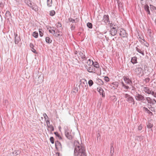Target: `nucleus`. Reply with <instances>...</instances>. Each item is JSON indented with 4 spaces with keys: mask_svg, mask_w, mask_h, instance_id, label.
Returning a JSON list of instances; mask_svg holds the SVG:
<instances>
[{
    "mask_svg": "<svg viewBox=\"0 0 156 156\" xmlns=\"http://www.w3.org/2000/svg\"><path fill=\"white\" fill-rule=\"evenodd\" d=\"M150 107H148L149 109L151 110V111L152 112H155V108L154 107H152L151 106V105L150 106Z\"/></svg>",
    "mask_w": 156,
    "mask_h": 156,
    "instance_id": "nucleus-37",
    "label": "nucleus"
},
{
    "mask_svg": "<svg viewBox=\"0 0 156 156\" xmlns=\"http://www.w3.org/2000/svg\"><path fill=\"white\" fill-rule=\"evenodd\" d=\"M15 43L16 44H17L21 40L20 37L18 36L17 34H15Z\"/></svg>",
    "mask_w": 156,
    "mask_h": 156,
    "instance_id": "nucleus-9",
    "label": "nucleus"
},
{
    "mask_svg": "<svg viewBox=\"0 0 156 156\" xmlns=\"http://www.w3.org/2000/svg\"><path fill=\"white\" fill-rule=\"evenodd\" d=\"M33 36L35 38H37L38 36V33L36 32H34L33 33Z\"/></svg>",
    "mask_w": 156,
    "mask_h": 156,
    "instance_id": "nucleus-32",
    "label": "nucleus"
},
{
    "mask_svg": "<svg viewBox=\"0 0 156 156\" xmlns=\"http://www.w3.org/2000/svg\"><path fill=\"white\" fill-rule=\"evenodd\" d=\"M136 50L138 52L141 54L143 56H144V50H143L142 48L141 49H140V48H138L137 47H136Z\"/></svg>",
    "mask_w": 156,
    "mask_h": 156,
    "instance_id": "nucleus-20",
    "label": "nucleus"
},
{
    "mask_svg": "<svg viewBox=\"0 0 156 156\" xmlns=\"http://www.w3.org/2000/svg\"><path fill=\"white\" fill-rule=\"evenodd\" d=\"M55 12L54 10H51L50 12V15L51 16H53L55 15Z\"/></svg>",
    "mask_w": 156,
    "mask_h": 156,
    "instance_id": "nucleus-38",
    "label": "nucleus"
},
{
    "mask_svg": "<svg viewBox=\"0 0 156 156\" xmlns=\"http://www.w3.org/2000/svg\"><path fill=\"white\" fill-rule=\"evenodd\" d=\"M55 147L56 149L57 150H61L62 149V146L61 143L58 141L55 142Z\"/></svg>",
    "mask_w": 156,
    "mask_h": 156,
    "instance_id": "nucleus-6",
    "label": "nucleus"
},
{
    "mask_svg": "<svg viewBox=\"0 0 156 156\" xmlns=\"http://www.w3.org/2000/svg\"><path fill=\"white\" fill-rule=\"evenodd\" d=\"M87 70L90 73H95V69L94 66H91L88 67L87 68Z\"/></svg>",
    "mask_w": 156,
    "mask_h": 156,
    "instance_id": "nucleus-12",
    "label": "nucleus"
},
{
    "mask_svg": "<svg viewBox=\"0 0 156 156\" xmlns=\"http://www.w3.org/2000/svg\"><path fill=\"white\" fill-rule=\"evenodd\" d=\"M30 48L32 52L35 54L37 53V52L36 51V50L34 48V46L32 43H30Z\"/></svg>",
    "mask_w": 156,
    "mask_h": 156,
    "instance_id": "nucleus-19",
    "label": "nucleus"
},
{
    "mask_svg": "<svg viewBox=\"0 0 156 156\" xmlns=\"http://www.w3.org/2000/svg\"><path fill=\"white\" fill-rule=\"evenodd\" d=\"M43 115L45 120H46V119H48V118L46 113H44Z\"/></svg>",
    "mask_w": 156,
    "mask_h": 156,
    "instance_id": "nucleus-45",
    "label": "nucleus"
},
{
    "mask_svg": "<svg viewBox=\"0 0 156 156\" xmlns=\"http://www.w3.org/2000/svg\"><path fill=\"white\" fill-rule=\"evenodd\" d=\"M92 64H93L92 65H93V66L94 68L95 67L96 68H97L99 67V65L97 62H95V63L93 62Z\"/></svg>",
    "mask_w": 156,
    "mask_h": 156,
    "instance_id": "nucleus-28",
    "label": "nucleus"
},
{
    "mask_svg": "<svg viewBox=\"0 0 156 156\" xmlns=\"http://www.w3.org/2000/svg\"><path fill=\"white\" fill-rule=\"evenodd\" d=\"M120 36L122 37H125L126 36V33L125 30H122L120 31V32L119 34Z\"/></svg>",
    "mask_w": 156,
    "mask_h": 156,
    "instance_id": "nucleus-13",
    "label": "nucleus"
},
{
    "mask_svg": "<svg viewBox=\"0 0 156 156\" xmlns=\"http://www.w3.org/2000/svg\"><path fill=\"white\" fill-rule=\"evenodd\" d=\"M54 133L55 135L56 136H57L58 137L59 139H61V137L60 135L58 134V133L57 132H55Z\"/></svg>",
    "mask_w": 156,
    "mask_h": 156,
    "instance_id": "nucleus-41",
    "label": "nucleus"
},
{
    "mask_svg": "<svg viewBox=\"0 0 156 156\" xmlns=\"http://www.w3.org/2000/svg\"><path fill=\"white\" fill-rule=\"evenodd\" d=\"M80 82H81L80 85H81L82 87L83 88H84V87H85L86 85H87V83L86 80H83V81L81 80Z\"/></svg>",
    "mask_w": 156,
    "mask_h": 156,
    "instance_id": "nucleus-18",
    "label": "nucleus"
},
{
    "mask_svg": "<svg viewBox=\"0 0 156 156\" xmlns=\"http://www.w3.org/2000/svg\"><path fill=\"white\" fill-rule=\"evenodd\" d=\"M143 109L144 111L147 112V113L150 114L151 115H153L152 112L150 111L149 110H148L147 108L144 107L143 108Z\"/></svg>",
    "mask_w": 156,
    "mask_h": 156,
    "instance_id": "nucleus-23",
    "label": "nucleus"
},
{
    "mask_svg": "<svg viewBox=\"0 0 156 156\" xmlns=\"http://www.w3.org/2000/svg\"><path fill=\"white\" fill-rule=\"evenodd\" d=\"M42 30L41 29H39V35L40 37H42L43 36V33L42 32Z\"/></svg>",
    "mask_w": 156,
    "mask_h": 156,
    "instance_id": "nucleus-39",
    "label": "nucleus"
},
{
    "mask_svg": "<svg viewBox=\"0 0 156 156\" xmlns=\"http://www.w3.org/2000/svg\"><path fill=\"white\" fill-rule=\"evenodd\" d=\"M13 154H14V156H16L18 154L17 153V152L16 151H14L13 152Z\"/></svg>",
    "mask_w": 156,
    "mask_h": 156,
    "instance_id": "nucleus-53",
    "label": "nucleus"
},
{
    "mask_svg": "<svg viewBox=\"0 0 156 156\" xmlns=\"http://www.w3.org/2000/svg\"><path fill=\"white\" fill-rule=\"evenodd\" d=\"M45 41L46 42L48 43H50L52 42L51 39L48 37H46Z\"/></svg>",
    "mask_w": 156,
    "mask_h": 156,
    "instance_id": "nucleus-27",
    "label": "nucleus"
},
{
    "mask_svg": "<svg viewBox=\"0 0 156 156\" xmlns=\"http://www.w3.org/2000/svg\"><path fill=\"white\" fill-rule=\"evenodd\" d=\"M93 62L92 60H91V59H89L87 60V62L86 61V62L87 63V64L89 65L90 66H92L93 64Z\"/></svg>",
    "mask_w": 156,
    "mask_h": 156,
    "instance_id": "nucleus-25",
    "label": "nucleus"
},
{
    "mask_svg": "<svg viewBox=\"0 0 156 156\" xmlns=\"http://www.w3.org/2000/svg\"><path fill=\"white\" fill-rule=\"evenodd\" d=\"M11 18V13L10 12L8 11H6L5 13V18L9 20Z\"/></svg>",
    "mask_w": 156,
    "mask_h": 156,
    "instance_id": "nucleus-21",
    "label": "nucleus"
},
{
    "mask_svg": "<svg viewBox=\"0 0 156 156\" xmlns=\"http://www.w3.org/2000/svg\"><path fill=\"white\" fill-rule=\"evenodd\" d=\"M112 84L114 85V87H117L119 86V83L117 82L113 83Z\"/></svg>",
    "mask_w": 156,
    "mask_h": 156,
    "instance_id": "nucleus-36",
    "label": "nucleus"
},
{
    "mask_svg": "<svg viewBox=\"0 0 156 156\" xmlns=\"http://www.w3.org/2000/svg\"><path fill=\"white\" fill-rule=\"evenodd\" d=\"M130 96V95L128 94H124V97L127 99Z\"/></svg>",
    "mask_w": 156,
    "mask_h": 156,
    "instance_id": "nucleus-47",
    "label": "nucleus"
},
{
    "mask_svg": "<svg viewBox=\"0 0 156 156\" xmlns=\"http://www.w3.org/2000/svg\"><path fill=\"white\" fill-rule=\"evenodd\" d=\"M146 81L147 82H149V79L148 78L146 79Z\"/></svg>",
    "mask_w": 156,
    "mask_h": 156,
    "instance_id": "nucleus-56",
    "label": "nucleus"
},
{
    "mask_svg": "<svg viewBox=\"0 0 156 156\" xmlns=\"http://www.w3.org/2000/svg\"><path fill=\"white\" fill-rule=\"evenodd\" d=\"M57 153L58 154V155H59V153Z\"/></svg>",
    "mask_w": 156,
    "mask_h": 156,
    "instance_id": "nucleus-62",
    "label": "nucleus"
},
{
    "mask_svg": "<svg viewBox=\"0 0 156 156\" xmlns=\"http://www.w3.org/2000/svg\"><path fill=\"white\" fill-rule=\"evenodd\" d=\"M75 90H76V92H77V91L78 90V89L77 88H76Z\"/></svg>",
    "mask_w": 156,
    "mask_h": 156,
    "instance_id": "nucleus-57",
    "label": "nucleus"
},
{
    "mask_svg": "<svg viewBox=\"0 0 156 156\" xmlns=\"http://www.w3.org/2000/svg\"><path fill=\"white\" fill-rule=\"evenodd\" d=\"M153 100H154V101H156V100H155V99H153Z\"/></svg>",
    "mask_w": 156,
    "mask_h": 156,
    "instance_id": "nucleus-61",
    "label": "nucleus"
},
{
    "mask_svg": "<svg viewBox=\"0 0 156 156\" xmlns=\"http://www.w3.org/2000/svg\"><path fill=\"white\" fill-rule=\"evenodd\" d=\"M54 27H48L47 28L48 29V30L49 32L53 34H55L56 33L55 32V30L54 29Z\"/></svg>",
    "mask_w": 156,
    "mask_h": 156,
    "instance_id": "nucleus-15",
    "label": "nucleus"
},
{
    "mask_svg": "<svg viewBox=\"0 0 156 156\" xmlns=\"http://www.w3.org/2000/svg\"><path fill=\"white\" fill-rule=\"evenodd\" d=\"M74 92H75V93H76V92L75 91H74Z\"/></svg>",
    "mask_w": 156,
    "mask_h": 156,
    "instance_id": "nucleus-63",
    "label": "nucleus"
},
{
    "mask_svg": "<svg viewBox=\"0 0 156 156\" xmlns=\"http://www.w3.org/2000/svg\"><path fill=\"white\" fill-rule=\"evenodd\" d=\"M104 79L107 82H108L109 80V78L107 76H105Z\"/></svg>",
    "mask_w": 156,
    "mask_h": 156,
    "instance_id": "nucleus-44",
    "label": "nucleus"
},
{
    "mask_svg": "<svg viewBox=\"0 0 156 156\" xmlns=\"http://www.w3.org/2000/svg\"><path fill=\"white\" fill-rule=\"evenodd\" d=\"M145 10L148 14H150V12L149 9V7L148 6H146L145 8Z\"/></svg>",
    "mask_w": 156,
    "mask_h": 156,
    "instance_id": "nucleus-30",
    "label": "nucleus"
},
{
    "mask_svg": "<svg viewBox=\"0 0 156 156\" xmlns=\"http://www.w3.org/2000/svg\"><path fill=\"white\" fill-rule=\"evenodd\" d=\"M113 142H112V143H111V146L112 145H113Z\"/></svg>",
    "mask_w": 156,
    "mask_h": 156,
    "instance_id": "nucleus-60",
    "label": "nucleus"
},
{
    "mask_svg": "<svg viewBox=\"0 0 156 156\" xmlns=\"http://www.w3.org/2000/svg\"><path fill=\"white\" fill-rule=\"evenodd\" d=\"M71 29L72 30H74V29L75 28V26L73 24H71Z\"/></svg>",
    "mask_w": 156,
    "mask_h": 156,
    "instance_id": "nucleus-49",
    "label": "nucleus"
},
{
    "mask_svg": "<svg viewBox=\"0 0 156 156\" xmlns=\"http://www.w3.org/2000/svg\"><path fill=\"white\" fill-rule=\"evenodd\" d=\"M155 103H156V101H155Z\"/></svg>",
    "mask_w": 156,
    "mask_h": 156,
    "instance_id": "nucleus-64",
    "label": "nucleus"
},
{
    "mask_svg": "<svg viewBox=\"0 0 156 156\" xmlns=\"http://www.w3.org/2000/svg\"><path fill=\"white\" fill-rule=\"evenodd\" d=\"M50 142L52 144H53L54 143V139L53 137H51L50 138Z\"/></svg>",
    "mask_w": 156,
    "mask_h": 156,
    "instance_id": "nucleus-42",
    "label": "nucleus"
},
{
    "mask_svg": "<svg viewBox=\"0 0 156 156\" xmlns=\"http://www.w3.org/2000/svg\"><path fill=\"white\" fill-rule=\"evenodd\" d=\"M147 127L148 128H151L153 126L152 124H151V123H149L148 125H147Z\"/></svg>",
    "mask_w": 156,
    "mask_h": 156,
    "instance_id": "nucleus-48",
    "label": "nucleus"
},
{
    "mask_svg": "<svg viewBox=\"0 0 156 156\" xmlns=\"http://www.w3.org/2000/svg\"><path fill=\"white\" fill-rule=\"evenodd\" d=\"M156 93H154V91H152V90H151V93L149 94H151L152 95L154 96V94Z\"/></svg>",
    "mask_w": 156,
    "mask_h": 156,
    "instance_id": "nucleus-52",
    "label": "nucleus"
},
{
    "mask_svg": "<svg viewBox=\"0 0 156 156\" xmlns=\"http://www.w3.org/2000/svg\"><path fill=\"white\" fill-rule=\"evenodd\" d=\"M56 26L57 27H62L61 24L59 22L58 23L56 24Z\"/></svg>",
    "mask_w": 156,
    "mask_h": 156,
    "instance_id": "nucleus-46",
    "label": "nucleus"
},
{
    "mask_svg": "<svg viewBox=\"0 0 156 156\" xmlns=\"http://www.w3.org/2000/svg\"><path fill=\"white\" fill-rule=\"evenodd\" d=\"M48 128H50L51 129V131H53L54 130V128L52 125H50L48 127Z\"/></svg>",
    "mask_w": 156,
    "mask_h": 156,
    "instance_id": "nucleus-43",
    "label": "nucleus"
},
{
    "mask_svg": "<svg viewBox=\"0 0 156 156\" xmlns=\"http://www.w3.org/2000/svg\"><path fill=\"white\" fill-rule=\"evenodd\" d=\"M143 90L144 91L145 93L149 94L151 93V90L148 87H144Z\"/></svg>",
    "mask_w": 156,
    "mask_h": 156,
    "instance_id": "nucleus-11",
    "label": "nucleus"
},
{
    "mask_svg": "<svg viewBox=\"0 0 156 156\" xmlns=\"http://www.w3.org/2000/svg\"><path fill=\"white\" fill-rule=\"evenodd\" d=\"M26 3L33 9H34V7L33 6V5L31 3V2L29 0H27Z\"/></svg>",
    "mask_w": 156,
    "mask_h": 156,
    "instance_id": "nucleus-17",
    "label": "nucleus"
},
{
    "mask_svg": "<svg viewBox=\"0 0 156 156\" xmlns=\"http://www.w3.org/2000/svg\"><path fill=\"white\" fill-rule=\"evenodd\" d=\"M110 25L109 27L111 28V29L112 27H114L113 26V25L115 26V25H114L112 23H109Z\"/></svg>",
    "mask_w": 156,
    "mask_h": 156,
    "instance_id": "nucleus-51",
    "label": "nucleus"
},
{
    "mask_svg": "<svg viewBox=\"0 0 156 156\" xmlns=\"http://www.w3.org/2000/svg\"><path fill=\"white\" fill-rule=\"evenodd\" d=\"M146 98L147 100V101L149 103L148 99H151V98L149 97H146Z\"/></svg>",
    "mask_w": 156,
    "mask_h": 156,
    "instance_id": "nucleus-55",
    "label": "nucleus"
},
{
    "mask_svg": "<svg viewBox=\"0 0 156 156\" xmlns=\"http://www.w3.org/2000/svg\"><path fill=\"white\" fill-rule=\"evenodd\" d=\"M68 130L66 129L65 131V135L66 137L69 139L71 140L72 139V137L71 133Z\"/></svg>",
    "mask_w": 156,
    "mask_h": 156,
    "instance_id": "nucleus-5",
    "label": "nucleus"
},
{
    "mask_svg": "<svg viewBox=\"0 0 156 156\" xmlns=\"http://www.w3.org/2000/svg\"><path fill=\"white\" fill-rule=\"evenodd\" d=\"M124 80L125 83L129 85H131L132 84V82L131 80L128 77H124Z\"/></svg>",
    "mask_w": 156,
    "mask_h": 156,
    "instance_id": "nucleus-10",
    "label": "nucleus"
},
{
    "mask_svg": "<svg viewBox=\"0 0 156 156\" xmlns=\"http://www.w3.org/2000/svg\"><path fill=\"white\" fill-rule=\"evenodd\" d=\"M137 58L136 57H133L132 58L131 61L132 63L134 64L137 62Z\"/></svg>",
    "mask_w": 156,
    "mask_h": 156,
    "instance_id": "nucleus-24",
    "label": "nucleus"
},
{
    "mask_svg": "<svg viewBox=\"0 0 156 156\" xmlns=\"http://www.w3.org/2000/svg\"><path fill=\"white\" fill-rule=\"evenodd\" d=\"M97 91L99 92L101 95H102L103 97H105V92L102 88L101 87H98L97 88Z\"/></svg>",
    "mask_w": 156,
    "mask_h": 156,
    "instance_id": "nucleus-7",
    "label": "nucleus"
},
{
    "mask_svg": "<svg viewBox=\"0 0 156 156\" xmlns=\"http://www.w3.org/2000/svg\"><path fill=\"white\" fill-rule=\"evenodd\" d=\"M88 84L90 87L92 86L93 84V82L92 80H90L88 81Z\"/></svg>",
    "mask_w": 156,
    "mask_h": 156,
    "instance_id": "nucleus-40",
    "label": "nucleus"
},
{
    "mask_svg": "<svg viewBox=\"0 0 156 156\" xmlns=\"http://www.w3.org/2000/svg\"><path fill=\"white\" fill-rule=\"evenodd\" d=\"M110 152L111 153H112L111 154V156H112L113 155V153L114 152V149L113 145H112L111 146Z\"/></svg>",
    "mask_w": 156,
    "mask_h": 156,
    "instance_id": "nucleus-34",
    "label": "nucleus"
},
{
    "mask_svg": "<svg viewBox=\"0 0 156 156\" xmlns=\"http://www.w3.org/2000/svg\"><path fill=\"white\" fill-rule=\"evenodd\" d=\"M135 98L137 101L142 102H144L145 100L144 95L139 94L137 92L135 96Z\"/></svg>",
    "mask_w": 156,
    "mask_h": 156,
    "instance_id": "nucleus-2",
    "label": "nucleus"
},
{
    "mask_svg": "<svg viewBox=\"0 0 156 156\" xmlns=\"http://www.w3.org/2000/svg\"><path fill=\"white\" fill-rule=\"evenodd\" d=\"M142 70V69L141 68L138 67L136 69L135 71L137 74H140L141 73Z\"/></svg>",
    "mask_w": 156,
    "mask_h": 156,
    "instance_id": "nucleus-22",
    "label": "nucleus"
},
{
    "mask_svg": "<svg viewBox=\"0 0 156 156\" xmlns=\"http://www.w3.org/2000/svg\"><path fill=\"white\" fill-rule=\"evenodd\" d=\"M74 145L75 147L74 150V156H86L85 150L82 144H80L78 141H76L74 142Z\"/></svg>",
    "mask_w": 156,
    "mask_h": 156,
    "instance_id": "nucleus-1",
    "label": "nucleus"
},
{
    "mask_svg": "<svg viewBox=\"0 0 156 156\" xmlns=\"http://www.w3.org/2000/svg\"><path fill=\"white\" fill-rule=\"evenodd\" d=\"M126 101L129 103H133V104L134 105L135 102L133 98L131 96H130L127 99H126Z\"/></svg>",
    "mask_w": 156,
    "mask_h": 156,
    "instance_id": "nucleus-16",
    "label": "nucleus"
},
{
    "mask_svg": "<svg viewBox=\"0 0 156 156\" xmlns=\"http://www.w3.org/2000/svg\"><path fill=\"white\" fill-rule=\"evenodd\" d=\"M87 26L89 28L91 29L92 28V24L90 23H87Z\"/></svg>",
    "mask_w": 156,
    "mask_h": 156,
    "instance_id": "nucleus-35",
    "label": "nucleus"
},
{
    "mask_svg": "<svg viewBox=\"0 0 156 156\" xmlns=\"http://www.w3.org/2000/svg\"><path fill=\"white\" fill-rule=\"evenodd\" d=\"M46 121L47 122V126L48 127L49 126H48V125L50 123L49 120L48 119H47V120H46Z\"/></svg>",
    "mask_w": 156,
    "mask_h": 156,
    "instance_id": "nucleus-50",
    "label": "nucleus"
},
{
    "mask_svg": "<svg viewBox=\"0 0 156 156\" xmlns=\"http://www.w3.org/2000/svg\"><path fill=\"white\" fill-rule=\"evenodd\" d=\"M148 45H149L148 44H147V45H146V46L147 47H148Z\"/></svg>",
    "mask_w": 156,
    "mask_h": 156,
    "instance_id": "nucleus-59",
    "label": "nucleus"
},
{
    "mask_svg": "<svg viewBox=\"0 0 156 156\" xmlns=\"http://www.w3.org/2000/svg\"><path fill=\"white\" fill-rule=\"evenodd\" d=\"M79 57H80L83 61V63H85L86 62V61L87 60V58H86L85 54L83 52H80L79 53Z\"/></svg>",
    "mask_w": 156,
    "mask_h": 156,
    "instance_id": "nucleus-3",
    "label": "nucleus"
},
{
    "mask_svg": "<svg viewBox=\"0 0 156 156\" xmlns=\"http://www.w3.org/2000/svg\"><path fill=\"white\" fill-rule=\"evenodd\" d=\"M60 31L59 30H58L57 31H56L55 34V36L56 37H58V36H62V34H60L59 33H60Z\"/></svg>",
    "mask_w": 156,
    "mask_h": 156,
    "instance_id": "nucleus-31",
    "label": "nucleus"
},
{
    "mask_svg": "<svg viewBox=\"0 0 156 156\" xmlns=\"http://www.w3.org/2000/svg\"><path fill=\"white\" fill-rule=\"evenodd\" d=\"M154 97H156V93L155 94H154Z\"/></svg>",
    "mask_w": 156,
    "mask_h": 156,
    "instance_id": "nucleus-58",
    "label": "nucleus"
},
{
    "mask_svg": "<svg viewBox=\"0 0 156 156\" xmlns=\"http://www.w3.org/2000/svg\"><path fill=\"white\" fill-rule=\"evenodd\" d=\"M47 6L48 7H50L51 6L52 4V0H47Z\"/></svg>",
    "mask_w": 156,
    "mask_h": 156,
    "instance_id": "nucleus-26",
    "label": "nucleus"
},
{
    "mask_svg": "<svg viewBox=\"0 0 156 156\" xmlns=\"http://www.w3.org/2000/svg\"><path fill=\"white\" fill-rule=\"evenodd\" d=\"M121 83L122 85V86L124 88H125L126 89H128L129 88V86L126 85L123 82H122Z\"/></svg>",
    "mask_w": 156,
    "mask_h": 156,
    "instance_id": "nucleus-33",
    "label": "nucleus"
},
{
    "mask_svg": "<svg viewBox=\"0 0 156 156\" xmlns=\"http://www.w3.org/2000/svg\"><path fill=\"white\" fill-rule=\"evenodd\" d=\"M69 22H71L72 23H76L77 22V20L73 19L71 18H70L69 19Z\"/></svg>",
    "mask_w": 156,
    "mask_h": 156,
    "instance_id": "nucleus-29",
    "label": "nucleus"
},
{
    "mask_svg": "<svg viewBox=\"0 0 156 156\" xmlns=\"http://www.w3.org/2000/svg\"><path fill=\"white\" fill-rule=\"evenodd\" d=\"M138 129L140 130L142 129V127L140 125L138 127Z\"/></svg>",
    "mask_w": 156,
    "mask_h": 156,
    "instance_id": "nucleus-54",
    "label": "nucleus"
},
{
    "mask_svg": "<svg viewBox=\"0 0 156 156\" xmlns=\"http://www.w3.org/2000/svg\"><path fill=\"white\" fill-rule=\"evenodd\" d=\"M103 20L105 23H109L110 21L109 18V16L108 15H104L103 17Z\"/></svg>",
    "mask_w": 156,
    "mask_h": 156,
    "instance_id": "nucleus-8",
    "label": "nucleus"
},
{
    "mask_svg": "<svg viewBox=\"0 0 156 156\" xmlns=\"http://www.w3.org/2000/svg\"><path fill=\"white\" fill-rule=\"evenodd\" d=\"M54 27H48L47 28L48 29V30L49 32L53 34H55L56 33L55 32V30L54 29Z\"/></svg>",
    "mask_w": 156,
    "mask_h": 156,
    "instance_id": "nucleus-14",
    "label": "nucleus"
},
{
    "mask_svg": "<svg viewBox=\"0 0 156 156\" xmlns=\"http://www.w3.org/2000/svg\"><path fill=\"white\" fill-rule=\"evenodd\" d=\"M117 29L116 27H112L110 30V34L113 36H114L117 33Z\"/></svg>",
    "mask_w": 156,
    "mask_h": 156,
    "instance_id": "nucleus-4",
    "label": "nucleus"
}]
</instances>
